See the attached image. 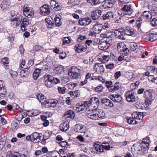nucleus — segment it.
<instances>
[{
    "instance_id": "nucleus-25",
    "label": "nucleus",
    "mask_w": 157,
    "mask_h": 157,
    "mask_svg": "<svg viewBox=\"0 0 157 157\" xmlns=\"http://www.w3.org/2000/svg\"><path fill=\"white\" fill-rule=\"evenodd\" d=\"M124 32L125 34L128 36H132L135 33L133 29L129 27H126L124 29Z\"/></svg>"
},
{
    "instance_id": "nucleus-14",
    "label": "nucleus",
    "mask_w": 157,
    "mask_h": 157,
    "mask_svg": "<svg viewBox=\"0 0 157 157\" xmlns=\"http://www.w3.org/2000/svg\"><path fill=\"white\" fill-rule=\"evenodd\" d=\"M115 2V0H105L104 1L103 6L106 8H110L113 7Z\"/></svg>"
},
{
    "instance_id": "nucleus-17",
    "label": "nucleus",
    "mask_w": 157,
    "mask_h": 157,
    "mask_svg": "<svg viewBox=\"0 0 157 157\" xmlns=\"http://www.w3.org/2000/svg\"><path fill=\"white\" fill-rule=\"evenodd\" d=\"M32 138L31 141L34 143H36L40 141L41 136L39 134L36 132H34L31 134Z\"/></svg>"
},
{
    "instance_id": "nucleus-45",
    "label": "nucleus",
    "mask_w": 157,
    "mask_h": 157,
    "mask_svg": "<svg viewBox=\"0 0 157 157\" xmlns=\"http://www.w3.org/2000/svg\"><path fill=\"white\" fill-rule=\"evenodd\" d=\"M58 90L59 93L61 94H64L65 93L66 88L64 87H61L60 86L58 87Z\"/></svg>"
},
{
    "instance_id": "nucleus-35",
    "label": "nucleus",
    "mask_w": 157,
    "mask_h": 157,
    "mask_svg": "<svg viewBox=\"0 0 157 157\" xmlns=\"http://www.w3.org/2000/svg\"><path fill=\"white\" fill-rule=\"evenodd\" d=\"M40 73V69H37L35 70L33 74V77L35 80H36L39 77Z\"/></svg>"
},
{
    "instance_id": "nucleus-12",
    "label": "nucleus",
    "mask_w": 157,
    "mask_h": 157,
    "mask_svg": "<svg viewBox=\"0 0 157 157\" xmlns=\"http://www.w3.org/2000/svg\"><path fill=\"white\" fill-rule=\"evenodd\" d=\"M10 24L11 26L15 28L19 25L21 22V19L17 16L11 18Z\"/></svg>"
},
{
    "instance_id": "nucleus-8",
    "label": "nucleus",
    "mask_w": 157,
    "mask_h": 157,
    "mask_svg": "<svg viewBox=\"0 0 157 157\" xmlns=\"http://www.w3.org/2000/svg\"><path fill=\"white\" fill-rule=\"evenodd\" d=\"M99 104V101L98 98L93 97L91 98L88 103V106L89 107L92 108H96Z\"/></svg>"
},
{
    "instance_id": "nucleus-21",
    "label": "nucleus",
    "mask_w": 157,
    "mask_h": 157,
    "mask_svg": "<svg viewBox=\"0 0 157 157\" xmlns=\"http://www.w3.org/2000/svg\"><path fill=\"white\" fill-rule=\"evenodd\" d=\"M74 130L78 133H84L85 132V130L84 128V126L80 124H76L75 126Z\"/></svg>"
},
{
    "instance_id": "nucleus-4",
    "label": "nucleus",
    "mask_w": 157,
    "mask_h": 157,
    "mask_svg": "<svg viewBox=\"0 0 157 157\" xmlns=\"http://www.w3.org/2000/svg\"><path fill=\"white\" fill-rule=\"evenodd\" d=\"M71 69V71L68 73V75L71 78L76 79L78 78L80 72V69L78 68L75 66L72 67Z\"/></svg>"
},
{
    "instance_id": "nucleus-48",
    "label": "nucleus",
    "mask_w": 157,
    "mask_h": 157,
    "mask_svg": "<svg viewBox=\"0 0 157 157\" xmlns=\"http://www.w3.org/2000/svg\"><path fill=\"white\" fill-rule=\"evenodd\" d=\"M104 89L103 87L101 85L97 86L95 88V91L98 93H100Z\"/></svg>"
},
{
    "instance_id": "nucleus-64",
    "label": "nucleus",
    "mask_w": 157,
    "mask_h": 157,
    "mask_svg": "<svg viewBox=\"0 0 157 157\" xmlns=\"http://www.w3.org/2000/svg\"><path fill=\"white\" fill-rule=\"evenodd\" d=\"M60 145L62 147H65L67 145L68 143L66 141H61L59 143Z\"/></svg>"
},
{
    "instance_id": "nucleus-54",
    "label": "nucleus",
    "mask_w": 157,
    "mask_h": 157,
    "mask_svg": "<svg viewBox=\"0 0 157 157\" xmlns=\"http://www.w3.org/2000/svg\"><path fill=\"white\" fill-rule=\"evenodd\" d=\"M106 85L107 87L108 88L109 90V89L111 88V87H112V82L111 81H106L105 82Z\"/></svg>"
},
{
    "instance_id": "nucleus-53",
    "label": "nucleus",
    "mask_w": 157,
    "mask_h": 157,
    "mask_svg": "<svg viewBox=\"0 0 157 157\" xmlns=\"http://www.w3.org/2000/svg\"><path fill=\"white\" fill-rule=\"evenodd\" d=\"M137 146L136 144H134L131 148V151L132 153H133V152H134L135 151H140V149L137 148L136 147L135 148V147H137Z\"/></svg>"
},
{
    "instance_id": "nucleus-29",
    "label": "nucleus",
    "mask_w": 157,
    "mask_h": 157,
    "mask_svg": "<svg viewBox=\"0 0 157 157\" xmlns=\"http://www.w3.org/2000/svg\"><path fill=\"white\" fill-rule=\"evenodd\" d=\"M107 44L104 41H101L98 45V48L101 50H106L108 47V46H107Z\"/></svg>"
},
{
    "instance_id": "nucleus-9",
    "label": "nucleus",
    "mask_w": 157,
    "mask_h": 157,
    "mask_svg": "<svg viewBox=\"0 0 157 157\" xmlns=\"http://www.w3.org/2000/svg\"><path fill=\"white\" fill-rule=\"evenodd\" d=\"M131 6L129 5H124L121 8V15L124 16L125 15L130 14L132 13Z\"/></svg>"
},
{
    "instance_id": "nucleus-47",
    "label": "nucleus",
    "mask_w": 157,
    "mask_h": 157,
    "mask_svg": "<svg viewBox=\"0 0 157 157\" xmlns=\"http://www.w3.org/2000/svg\"><path fill=\"white\" fill-rule=\"evenodd\" d=\"M129 51V49L127 48L126 45L124 47V49L121 51V53L124 55V56H126L127 53Z\"/></svg>"
},
{
    "instance_id": "nucleus-6",
    "label": "nucleus",
    "mask_w": 157,
    "mask_h": 157,
    "mask_svg": "<svg viewBox=\"0 0 157 157\" xmlns=\"http://www.w3.org/2000/svg\"><path fill=\"white\" fill-rule=\"evenodd\" d=\"M88 106V103L87 102H82L78 103L76 105V109L75 110L78 112H84L86 111H87Z\"/></svg>"
},
{
    "instance_id": "nucleus-61",
    "label": "nucleus",
    "mask_w": 157,
    "mask_h": 157,
    "mask_svg": "<svg viewBox=\"0 0 157 157\" xmlns=\"http://www.w3.org/2000/svg\"><path fill=\"white\" fill-rule=\"evenodd\" d=\"M61 80L63 82L66 83L69 81V79L67 76H64L62 78Z\"/></svg>"
},
{
    "instance_id": "nucleus-52",
    "label": "nucleus",
    "mask_w": 157,
    "mask_h": 157,
    "mask_svg": "<svg viewBox=\"0 0 157 157\" xmlns=\"http://www.w3.org/2000/svg\"><path fill=\"white\" fill-rule=\"evenodd\" d=\"M151 23L153 26H157V17L153 18Z\"/></svg>"
},
{
    "instance_id": "nucleus-55",
    "label": "nucleus",
    "mask_w": 157,
    "mask_h": 157,
    "mask_svg": "<svg viewBox=\"0 0 157 157\" xmlns=\"http://www.w3.org/2000/svg\"><path fill=\"white\" fill-rule=\"evenodd\" d=\"M56 1L55 0H52L51 1V2L50 3V7L51 9H53L55 7V6L56 4Z\"/></svg>"
},
{
    "instance_id": "nucleus-11",
    "label": "nucleus",
    "mask_w": 157,
    "mask_h": 157,
    "mask_svg": "<svg viewBox=\"0 0 157 157\" xmlns=\"http://www.w3.org/2000/svg\"><path fill=\"white\" fill-rule=\"evenodd\" d=\"M125 96L128 102H134L135 101V94L132 91H130L126 93Z\"/></svg>"
},
{
    "instance_id": "nucleus-5",
    "label": "nucleus",
    "mask_w": 157,
    "mask_h": 157,
    "mask_svg": "<svg viewBox=\"0 0 157 157\" xmlns=\"http://www.w3.org/2000/svg\"><path fill=\"white\" fill-rule=\"evenodd\" d=\"M145 97L146 98L145 101L147 105H151L152 101L154 98L153 94H152L150 90H146L144 91Z\"/></svg>"
},
{
    "instance_id": "nucleus-28",
    "label": "nucleus",
    "mask_w": 157,
    "mask_h": 157,
    "mask_svg": "<svg viewBox=\"0 0 157 157\" xmlns=\"http://www.w3.org/2000/svg\"><path fill=\"white\" fill-rule=\"evenodd\" d=\"M80 92L79 90H77L74 91H70L68 94L73 98H76L78 97L80 95Z\"/></svg>"
},
{
    "instance_id": "nucleus-23",
    "label": "nucleus",
    "mask_w": 157,
    "mask_h": 157,
    "mask_svg": "<svg viewBox=\"0 0 157 157\" xmlns=\"http://www.w3.org/2000/svg\"><path fill=\"white\" fill-rule=\"evenodd\" d=\"M110 98L113 101L119 102L121 101L122 98L118 94H113L110 96Z\"/></svg>"
},
{
    "instance_id": "nucleus-22",
    "label": "nucleus",
    "mask_w": 157,
    "mask_h": 157,
    "mask_svg": "<svg viewBox=\"0 0 157 157\" xmlns=\"http://www.w3.org/2000/svg\"><path fill=\"white\" fill-rule=\"evenodd\" d=\"M69 122L68 121H65L61 124L59 127L60 130L63 132L67 131L69 127Z\"/></svg>"
},
{
    "instance_id": "nucleus-16",
    "label": "nucleus",
    "mask_w": 157,
    "mask_h": 157,
    "mask_svg": "<svg viewBox=\"0 0 157 157\" xmlns=\"http://www.w3.org/2000/svg\"><path fill=\"white\" fill-rule=\"evenodd\" d=\"M40 13L43 15H47L50 13V10L48 6L47 5H45L40 7Z\"/></svg>"
},
{
    "instance_id": "nucleus-49",
    "label": "nucleus",
    "mask_w": 157,
    "mask_h": 157,
    "mask_svg": "<svg viewBox=\"0 0 157 157\" xmlns=\"http://www.w3.org/2000/svg\"><path fill=\"white\" fill-rule=\"evenodd\" d=\"M55 7L53 9L56 11H58L62 9V6L59 4L58 3L56 2V4Z\"/></svg>"
},
{
    "instance_id": "nucleus-13",
    "label": "nucleus",
    "mask_w": 157,
    "mask_h": 157,
    "mask_svg": "<svg viewBox=\"0 0 157 157\" xmlns=\"http://www.w3.org/2000/svg\"><path fill=\"white\" fill-rule=\"evenodd\" d=\"M92 22L91 19L86 17L84 18H80L78 23L81 25L87 26Z\"/></svg>"
},
{
    "instance_id": "nucleus-18",
    "label": "nucleus",
    "mask_w": 157,
    "mask_h": 157,
    "mask_svg": "<svg viewBox=\"0 0 157 157\" xmlns=\"http://www.w3.org/2000/svg\"><path fill=\"white\" fill-rule=\"evenodd\" d=\"M94 69L98 73H101L104 71V68L101 63L95 64Z\"/></svg>"
},
{
    "instance_id": "nucleus-46",
    "label": "nucleus",
    "mask_w": 157,
    "mask_h": 157,
    "mask_svg": "<svg viewBox=\"0 0 157 157\" xmlns=\"http://www.w3.org/2000/svg\"><path fill=\"white\" fill-rule=\"evenodd\" d=\"M104 41L107 44H110L112 42V39L111 37L109 36L105 39H104Z\"/></svg>"
},
{
    "instance_id": "nucleus-19",
    "label": "nucleus",
    "mask_w": 157,
    "mask_h": 157,
    "mask_svg": "<svg viewBox=\"0 0 157 157\" xmlns=\"http://www.w3.org/2000/svg\"><path fill=\"white\" fill-rule=\"evenodd\" d=\"M101 14V10H95L92 12L91 17L93 20H95L98 19Z\"/></svg>"
},
{
    "instance_id": "nucleus-56",
    "label": "nucleus",
    "mask_w": 157,
    "mask_h": 157,
    "mask_svg": "<svg viewBox=\"0 0 157 157\" xmlns=\"http://www.w3.org/2000/svg\"><path fill=\"white\" fill-rule=\"evenodd\" d=\"M71 42L70 39L68 37H65L63 40V45L65 43L69 44Z\"/></svg>"
},
{
    "instance_id": "nucleus-20",
    "label": "nucleus",
    "mask_w": 157,
    "mask_h": 157,
    "mask_svg": "<svg viewBox=\"0 0 157 157\" xmlns=\"http://www.w3.org/2000/svg\"><path fill=\"white\" fill-rule=\"evenodd\" d=\"M87 46L86 45H83L80 44H76L75 46V50L78 53H80L86 51Z\"/></svg>"
},
{
    "instance_id": "nucleus-1",
    "label": "nucleus",
    "mask_w": 157,
    "mask_h": 157,
    "mask_svg": "<svg viewBox=\"0 0 157 157\" xmlns=\"http://www.w3.org/2000/svg\"><path fill=\"white\" fill-rule=\"evenodd\" d=\"M86 116L88 118L96 120L104 119L105 117V114L102 110L96 111L94 109H90L86 112Z\"/></svg>"
},
{
    "instance_id": "nucleus-15",
    "label": "nucleus",
    "mask_w": 157,
    "mask_h": 157,
    "mask_svg": "<svg viewBox=\"0 0 157 157\" xmlns=\"http://www.w3.org/2000/svg\"><path fill=\"white\" fill-rule=\"evenodd\" d=\"M64 116L65 118L68 121H70L74 118L75 114L73 111L69 110L65 112Z\"/></svg>"
},
{
    "instance_id": "nucleus-62",
    "label": "nucleus",
    "mask_w": 157,
    "mask_h": 157,
    "mask_svg": "<svg viewBox=\"0 0 157 157\" xmlns=\"http://www.w3.org/2000/svg\"><path fill=\"white\" fill-rule=\"evenodd\" d=\"M149 141V138L148 137H147L143 139L142 142L144 143L145 144H147L148 143Z\"/></svg>"
},
{
    "instance_id": "nucleus-30",
    "label": "nucleus",
    "mask_w": 157,
    "mask_h": 157,
    "mask_svg": "<svg viewBox=\"0 0 157 157\" xmlns=\"http://www.w3.org/2000/svg\"><path fill=\"white\" fill-rule=\"evenodd\" d=\"M10 3L6 0H3L1 5L0 7L2 10H5L9 8Z\"/></svg>"
},
{
    "instance_id": "nucleus-2",
    "label": "nucleus",
    "mask_w": 157,
    "mask_h": 157,
    "mask_svg": "<svg viewBox=\"0 0 157 157\" xmlns=\"http://www.w3.org/2000/svg\"><path fill=\"white\" fill-rule=\"evenodd\" d=\"M143 113L142 112H134L132 114V117L127 119V122L129 124H137V121L136 120H142L143 117Z\"/></svg>"
},
{
    "instance_id": "nucleus-38",
    "label": "nucleus",
    "mask_w": 157,
    "mask_h": 157,
    "mask_svg": "<svg viewBox=\"0 0 157 157\" xmlns=\"http://www.w3.org/2000/svg\"><path fill=\"white\" fill-rule=\"evenodd\" d=\"M49 106L53 107H55L58 103V101L56 100H50L48 102Z\"/></svg>"
},
{
    "instance_id": "nucleus-37",
    "label": "nucleus",
    "mask_w": 157,
    "mask_h": 157,
    "mask_svg": "<svg viewBox=\"0 0 157 157\" xmlns=\"http://www.w3.org/2000/svg\"><path fill=\"white\" fill-rule=\"evenodd\" d=\"M125 46V45L124 43L122 42L119 43L117 44V50L119 53H121V51L124 49V47Z\"/></svg>"
},
{
    "instance_id": "nucleus-26",
    "label": "nucleus",
    "mask_w": 157,
    "mask_h": 157,
    "mask_svg": "<svg viewBox=\"0 0 157 157\" xmlns=\"http://www.w3.org/2000/svg\"><path fill=\"white\" fill-rule=\"evenodd\" d=\"M143 18L150 21L151 19L152 16L151 13L149 11H144L141 16Z\"/></svg>"
},
{
    "instance_id": "nucleus-32",
    "label": "nucleus",
    "mask_w": 157,
    "mask_h": 157,
    "mask_svg": "<svg viewBox=\"0 0 157 157\" xmlns=\"http://www.w3.org/2000/svg\"><path fill=\"white\" fill-rule=\"evenodd\" d=\"M103 17L104 20H111L113 17L112 13L111 12H109L106 14L103 15Z\"/></svg>"
},
{
    "instance_id": "nucleus-58",
    "label": "nucleus",
    "mask_w": 157,
    "mask_h": 157,
    "mask_svg": "<svg viewBox=\"0 0 157 157\" xmlns=\"http://www.w3.org/2000/svg\"><path fill=\"white\" fill-rule=\"evenodd\" d=\"M110 100L108 99H104L102 100V102L106 106H109Z\"/></svg>"
},
{
    "instance_id": "nucleus-63",
    "label": "nucleus",
    "mask_w": 157,
    "mask_h": 157,
    "mask_svg": "<svg viewBox=\"0 0 157 157\" xmlns=\"http://www.w3.org/2000/svg\"><path fill=\"white\" fill-rule=\"evenodd\" d=\"M107 69H112L114 65L113 63H110L108 65H105Z\"/></svg>"
},
{
    "instance_id": "nucleus-40",
    "label": "nucleus",
    "mask_w": 157,
    "mask_h": 157,
    "mask_svg": "<svg viewBox=\"0 0 157 157\" xmlns=\"http://www.w3.org/2000/svg\"><path fill=\"white\" fill-rule=\"evenodd\" d=\"M46 22L47 23V26L48 28H51L54 24V23L49 18L45 19Z\"/></svg>"
},
{
    "instance_id": "nucleus-3",
    "label": "nucleus",
    "mask_w": 157,
    "mask_h": 157,
    "mask_svg": "<svg viewBox=\"0 0 157 157\" xmlns=\"http://www.w3.org/2000/svg\"><path fill=\"white\" fill-rule=\"evenodd\" d=\"M100 143L98 142L97 143H95L94 144V147L95 150L98 152H103L104 150H109L110 148L109 143L103 142V144H100Z\"/></svg>"
},
{
    "instance_id": "nucleus-50",
    "label": "nucleus",
    "mask_w": 157,
    "mask_h": 157,
    "mask_svg": "<svg viewBox=\"0 0 157 157\" xmlns=\"http://www.w3.org/2000/svg\"><path fill=\"white\" fill-rule=\"evenodd\" d=\"M137 45L136 44L132 43L130 44V47L131 50L132 51H134L136 50L137 48Z\"/></svg>"
},
{
    "instance_id": "nucleus-34",
    "label": "nucleus",
    "mask_w": 157,
    "mask_h": 157,
    "mask_svg": "<svg viewBox=\"0 0 157 157\" xmlns=\"http://www.w3.org/2000/svg\"><path fill=\"white\" fill-rule=\"evenodd\" d=\"M157 39V34L150 32L149 40L152 42L154 41Z\"/></svg>"
},
{
    "instance_id": "nucleus-42",
    "label": "nucleus",
    "mask_w": 157,
    "mask_h": 157,
    "mask_svg": "<svg viewBox=\"0 0 157 157\" xmlns=\"http://www.w3.org/2000/svg\"><path fill=\"white\" fill-rule=\"evenodd\" d=\"M69 89L73 90L76 86L77 84L74 83H69L67 84Z\"/></svg>"
},
{
    "instance_id": "nucleus-44",
    "label": "nucleus",
    "mask_w": 157,
    "mask_h": 157,
    "mask_svg": "<svg viewBox=\"0 0 157 157\" xmlns=\"http://www.w3.org/2000/svg\"><path fill=\"white\" fill-rule=\"evenodd\" d=\"M55 69L56 71L58 72L59 73L61 74L63 71L64 68L63 66L61 65H59Z\"/></svg>"
},
{
    "instance_id": "nucleus-27",
    "label": "nucleus",
    "mask_w": 157,
    "mask_h": 157,
    "mask_svg": "<svg viewBox=\"0 0 157 157\" xmlns=\"http://www.w3.org/2000/svg\"><path fill=\"white\" fill-rule=\"evenodd\" d=\"M6 93L7 91L4 87L3 82L0 80V94L2 95V96H3L6 95Z\"/></svg>"
},
{
    "instance_id": "nucleus-59",
    "label": "nucleus",
    "mask_w": 157,
    "mask_h": 157,
    "mask_svg": "<svg viewBox=\"0 0 157 157\" xmlns=\"http://www.w3.org/2000/svg\"><path fill=\"white\" fill-rule=\"evenodd\" d=\"M2 62L5 65V64H7L9 63V60L8 58L7 57H5L2 59Z\"/></svg>"
},
{
    "instance_id": "nucleus-51",
    "label": "nucleus",
    "mask_w": 157,
    "mask_h": 157,
    "mask_svg": "<svg viewBox=\"0 0 157 157\" xmlns=\"http://www.w3.org/2000/svg\"><path fill=\"white\" fill-rule=\"evenodd\" d=\"M50 134L48 133H45L43 136V139L42 141V142H44L45 140L48 139L50 137Z\"/></svg>"
},
{
    "instance_id": "nucleus-10",
    "label": "nucleus",
    "mask_w": 157,
    "mask_h": 157,
    "mask_svg": "<svg viewBox=\"0 0 157 157\" xmlns=\"http://www.w3.org/2000/svg\"><path fill=\"white\" fill-rule=\"evenodd\" d=\"M32 10L29 8L27 6V5H24L23 8V13L25 16L28 18H30L31 16L33 15V12Z\"/></svg>"
},
{
    "instance_id": "nucleus-33",
    "label": "nucleus",
    "mask_w": 157,
    "mask_h": 157,
    "mask_svg": "<svg viewBox=\"0 0 157 157\" xmlns=\"http://www.w3.org/2000/svg\"><path fill=\"white\" fill-rule=\"evenodd\" d=\"M30 68L29 66H27L26 68H24L21 71V73L22 74V73L25 74V75H23L22 76L23 77H25L26 76L28 75L30 73V70H29Z\"/></svg>"
},
{
    "instance_id": "nucleus-31",
    "label": "nucleus",
    "mask_w": 157,
    "mask_h": 157,
    "mask_svg": "<svg viewBox=\"0 0 157 157\" xmlns=\"http://www.w3.org/2000/svg\"><path fill=\"white\" fill-rule=\"evenodd\" d=\"M121 86L119 82H116L114 86L111 87L109 89V91L110 92L113 91H114L116 90L119 89Z\"/></svg>"
},
{
    "instance_id": "nucleus-57",
    "label": "nucleus",
    "mask_w": 157,
    "mask_h": 157,
    "mask_svg": "<svg viewBox=\"0 0 157 157\" xmlns=\"http://www.w3.org/2000/svg\"><path fill=\"white\" fill-rule=\"evenodd\" d=\"M92 1V5H97L99 4L101 2L100 0H91Z\"/></svg>"
},
{
    "instance_id": "nucleus-43",
    "label": "nucleus",
    "mask_w": 157,
    "mask_h": 157,
    "mask_svg": "<svg viewBox=\"0 0 157 157\" xmlns=\"http://www.w3.org/2000/svg\"><path fill=\"white\" fill-rule=\"evenodd\" d=\"M101 61L103 63H106L109 60V55H104L102 56Z\"/></svg>"
},
{
    "instance_id": "nucleus-7",
    "label": "nucleus",
    "mask_w": 157,
    "mask_h": 157,
    "mask_svg": "<svg viewBox=\"0 0 157 157\" xmlns=\"http://www.w3.org/2000/svg\"><path fill=\"white\" fill-rule=\"evenodd\" d=\"M53 76L50 75H45L44 77V84L48 87L50 88L52 86Z\"/></svg>"
},
{
    "instance_id": "nucleus-39",
    "label": "nucleus",
    "mask_w": 157,
    "mask_h": 157,
    "mask_svg": "<svg viewBox=\"0 0 157 157\" xmlns=\"http://www.w3.org/2000/svg\"><path fill=\"white\" fill-rule=\"evenodd\" d=\"M36 98L41 103H44L45 101L44 96L42 94H36Z\"/></svg>"
},
{
    "instance_id": "nucleus-36",
    "label": "nucleus",
    "mask_w": 157,
    "mask_h": 157,
    "mask_svg": "<svg viewBox=\"0 0 157 157\" xmlns=\"http://www.w3.org/2000/svg\"><path fill=\"white\" fill-rule=\"evenodd\" d=\"M101 29V28H100L98 25L94 26L92 28V30L95 34H98L100 33Z\"/></svg>"
},
{
    "instance_id": "nucleus-41",
    "label": "nucleus",
    "mask_w": 157,
    "mask_h": 157,
    "mask_svg": "<svg viewBox=\"0 0 157 157\" xmlns=\"http://www.w3.org/2000/svg\"><path fill=\"white\" fill-rule=\"evenodd\" d=\"M55 25L56 26L59 27L61 25L62 23V19L61 18H59V17H56L55 18Z\"/></svg>"
},
{
    "instance_id": "nucleus-60",
    "label": "nucleus",
    "mask_w": 157,
    "mask_h": 157,
    "mask_svg": "<svg viewBox=\"0 0 157 157\" xmlns=\"http://www.w3.org/2000/svg\"><path fill=\"white\" fill-rule=\"evenodd\" d=\"M67 55L65 52L60 53L59 55V57L60 59H63L66 57Z\"/></svg>"
},
{
    "instance_id": "nucleus-24",
    "label": "nucleus",
    "mask_w": 157,
    "mask_h": 157,
    "mask_svg": "<svg viewBox=\"0 0 157 157\" xmlns=\"http://www.w3.org/2000/svg\"><path fill=\"white\" fill-rule=\"evenodd\" d=\"M114 34L116 38L121 40H124V38L123 35V32L118 30H116L114 31Z\"/></svg>"
}]
</instances>
